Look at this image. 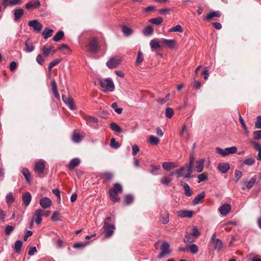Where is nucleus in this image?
Returning a JSON list of instances; mask_svg holds the SVG:
<instances>
[{"mask_svg": "<svg viewBox=\"0 0 261 261\" xmlns=\"http://www.w3.org/2000/svg\"><path fill=\"white\" fill-rule=\"evenodd\" d=\"M193 165H189L186 164L181 167L172 172L170 174V175L172 176L174 174H176L177 178H179L182 176L188 178H193Z\"/></svg>", "mask_w": 261, "mask_h": 261, "instance_id": "obj_1", "label": "nucleus"}, {"mask_svg": "<svg viewBox=\"0 0 261 261\" xmlns=\"http://www.w3.org/2000/svg\"><path fill=\"white\" fill-rule=\"evenodd\" d=\"M111 218L110 217H107L103 221V228L106 231L105 236L107 238L111 237L115 229V225L111 223Z\"/></svg>", "mask_w": 261, "mask_h": 261, "instance_id": "obj_2", "label": "nucleus"}, {"mask_svg": "<svg viewBox=\"0 0 261 261\" xmlns=\"http://www.w3.org/2000/svg\"><path fill=\"white\" fill-rule=\"evenodd\" d=\"M100 86L105 92H112L114 89V84L111 79L101 80Z\"/></svg>", "mask_w": 261, "mask_h": 261, "instance_id": "obj_3", "label": "nucleus"}, {"mask_svg": "<svg viewBox=\"0 0 261 261\" xmlns=\"http://www.w3.org/2000/svg\"><path fill=\"white\" fill-rule=\"evenodd\" d=\"M122 62V59L119 56L111 58L106 63V65L110 69L117 67Z\"/></svg>", "mask_w": 261, "mask_h": 261, "instance_id": "obj_4", "label": "nucleus"}, {"mask_svg": "<svg viewBox=\"0 0 261 261\" xmlns=\"http://www.w3.org/2000/svg\"><path fill=\"white\" fill-rule=\"evenodd\" d=\"M29 27L33 28L34 32L39 33L42 29V25L37 20H30L28 22Z\"/></svg>", "mask_w": 261, "mask_h": 261, "instance_id": "obj_5", "label": "nucleus"}, {"mask_svg": "<svg viewBox=\"0 0 261 261\" xmlns=\"http://www.w3.org/2000/svg\"><path fill=\"white\" fill-rule=\"evenodd\" d=\"M169 244L167 242H163L161 246V252L159 255L158 257L159 258H162L169 254Z\"/></svg>", "mask_w": 261, "mask_h": 261, "instance_id": "obj_6", "label": "nucleus"}, {"mask_svg": "<svg viewBox=\"0 0 261 261\" xmlns=\"http://www.w3.org/2000/svg\"><path fill=\"white\" fill-rule=\"evenodd\" d=\"M45 169L44 161H39L35 163L34 171L36 173L41 175L44 173Z\"/></svg>", "mask_w": 261, "mask_h": 261, "instance_id": "obj_7", "label": "nucleus"}, {"mask_svg": "<svg viewBox=\"0 0 261 261\" xmlns=\"http://www.w3.org/2000/svg\"><path fill=\"white\" fill-rule=\"evenodd\" d=\"M89 50L92 53H96L98 49V42L96 38H92L89 43Z\"/></svg>", "mask_w": 261, "mask_h": 261, "instance_id": "obj_8", "label": "nucleus"}, {"mask_svg": "<svg viewBox=\"0 0 261 261\" xmlns=\"http://www.w3.org/2000/svg\"><path fill=\"white\" fill-rule=\"evenodd\" d=\"M62 99L63 101L68 105L70 110H75L76 109L75 106L74 104L73 99L71 97H67L65 95H63Z\"/></svg>", "mask_w": 261, "mask_h": 261, "instance_id": "obj_9", "label": "nucleus"}, {"mask_svg": "<svg viewBox=\"0 0 261 261\" xmlns=\"http://www.w3.org/2000/svg\"><path fill=\"white\" fill-rule=\"evenodd\" d=\"M231 207L229 204H223L219 208V212L223 216H226L231 211Z\"/></svg>", "mask_w": 261, "mask_h": 261, "instance_id": "obj_10", "label": "nucleus"}, {"mask_svg": "<svg viewBox=\"0 0 261 261\" xmlns=\"http://www.w3.org/2000/svg\"><path fill=\"white\" fill-rule=\"evenodd\" d=\"M39 203L43 208L45 209L50 206L51 204V201L49 198L44 197L40 199Z\"/></svg>", "mask_w": 261, "mask_h": 261, "instance_id": "obj_11", "label": "nucleus"}, {"mask_svg": "<svg viewBox=\"0 0 261 261\" xmlns=\"http://www.w3.org/2000/svg\"><path fill=\"white\" fill-rule=\"evenodd\" d=\"M40 6V3L39 0H33L30 1L25 5V8L28 9H32L38 8Z\"/></svg>", "mask_w": 261, "mask_h": 261, "instance_id": "obj_12", "label": "nucleus"}, {"mask_svg": "<svg viewBox=\"0 0 261 261\" xmlns=\"http://www.w3.org/2000/svg\"><path fill=\"white\" fill-rule=\"evenodd\" d=\"M42 211L41 209H38L35 211L33 217V219H35V221L37 225H39L42 222Z\"/></svg>", "mask_w": 261, "mask_h": 261, "instance_id": "obj_13", "label": "nucleus"}, {"mask_svg": "<svg viewBox=\"0 0 261 261\" xmlns=\"http://www.w3.org/2000/svg\"><path fill=\"white\" fill-rule=\"evenodd\" d=\"M22 199L25 206H29L32 199L31 194L29 192H25L23 193L22 194Z\"/></svg>", "mask_w": 261, "mask_h": 261, "instance_id": "obj_14", "label": "nucleus"}, {"mask_svg": "<svg viewBox=\"0 0 261 261\" xmlns=\"http://www.w3.org/2000/svg\"><path fill=\"white\" fill-rule=\"evenodd\" d=\"M193 212L191 211H180L177 212V215L181 218H191L193 216Z\"/></svg>", "mask_w": 261, "mask_h": 261, "instance_id": "obj_15", "label": "nucleus"}, {"mask_svg": "<svg viewBox=\"0 0 261 261\" xmlns=\"http://www.w3.org/2000/svg\"><path fill=\"white\" fill-rule=\"evenodd\" d=\"M204 161V159H201L196 162L195 168L197 172L200 173L203 171Z\"/></svg>", "mask_w": 261, "mask_h": 261, "instance_id": "obj_16", "label": "nucleus"}, {"mask_svg": "<svg viewBox=\"0 0 261 261\" xmlns=\"http://www.w3.org/2000/svg\"><path fill=\"white\" fill-rule=\"evenodd\" d=\"M80 163V160L79 158L72 159L69 162L68 167L70 170H73L76 167L78 166Z\"/></svg>", "mask_w": 261, "mask_h": 261, "instance_id": "obj_17", "label": "nucleus"}, {"mask_svg": "<svg viewBox=\"0 0 261 261\" xmlns=\"http://www.w3.org/2000/svg\"><path fill=\"white\" fill-rule=\"evenodd\" d=\"M162 166L164 170H169L172 168L177 167L178 166V164L177 163L175 162H164Z\"/></svg>", "mask_w": 261, "mask_h": 261, "instance_id": "obj_18", "label": "nucleus"}, {"mask_svg": "<svg viewBox=\"0 0 261 261\" xmlns=\"http://www.w3.org/2000/svg\"><path fill=\"white\" fill-rule=\"evenodd\" d=\"M221 16V13L219 11H213L207 14L205 18V20L210 21L213 19V18L220 17Z\"/></svg>", "mask_w": 261, "mask_h": 261, "instance_id": "obj_19", "label": "nucleus"}, {"mask_svg": "<svg viewBox=\"0 0 261 261\" xmlns=\"http://www.w3.org/2000/svg\"><path fill=\"white\" fill-rule=\"evenodd\" d=\"M218 168L222 173H226L230 168L228 163H220L218 165Z\"/></svg>", "mask_w": 261, "mask_h": 261, "instance_id": "obj_20", "label": "nucleus"}, {"mask_svg": "<svg viewBox=\"0 0 261 261\" xmlns=\"http://www.w3.org/2000/svg\"><path fill=\"white\" fill-rule=\"evenodd\" d=\"M180 184L184 189L185 195L188 197L191 196L192 194V192L188 184L183 182L181 180L180 181Z\"/></svg>", "mask_w": 261, "mask_h": 261, "instance_id": "obj_21", "label": "nucleus"}, {"mask_svg": "<svg viewBox=\"0 0 261 261\" xmlns=\"http://www.w3.org/2000/svg\"><path fill=\"white\" fill-rule=\"evenodd\" d=\"M25 47L24 50L28 53L32 52L35 49V47L33 45L32 42L29 39L26 40L25 42Z\"/></svg>", "mask_w": 261, "mask_h": 261, "instance_id": "obj_22", "label": "nucleus"}, {"mask_svg": "<svg viewBox=\"0 0 261 261\" xmlns=\"http://www.w3.org/2000/svg\"><path fill=\"white\" fill-rule=\"evenodd\" d=\"M51 86L55 97L59 99L60 98V95L58 91L57 83L55 80H53L51 82Z\"/></svg>", "mask_w": 261, "mask_h": 261, "instance_id": "obj_23", "label": "nucleus"}, {"mask_svg": "<svg viewBox=\"0 0 261 261\" xmlns=\"http://www.w3.org/2000/svg\"><path fill=\"white\" fill-rule=\"evenodd\" d=\"M22 174L24 176L26 181L28 183L31 181V174L29 170L27 168H23L21 171Z\"/></svg>", "mask_w": 261, "mask_h": 261, "instance_id": "obj_24", "label": "nucleus"}, {"mask_svg": "<svg viewBox=\"0 0 261 261\" xmlns=\"http://www.w3.org/2000/svg\"><path fill=\"white\" fill-rule=\"evenodd\" d=\"M205 196L204 192H202L200 194L197 195L193 201V204L196 205L199 203L201 200L204 199Z\"/></svg>", "mask_w": 261, "mask_h": 261, "instance_id": "obj_25", "label": "nucleus"}, {"mask_svg": "<svg viewBox=\"0 0 261 261\" xmlns=\"http://www.w3.org/2000/svg\"><path fill=\"white\" fill-rule=\"evenodd\" d=\"M23 13L24 11L22 9L19 8L15 10L14 12V20L15 21L19 20L22 17Z\"/></svg>", "mask_w": 261, "mask_h": 261, "instance_id": "obj_26", "label": "nucleus"}, {"mask_svg": "<svg viewBox=\"0 0 261 261\" xmlns=\"http://www.w3.org/2000/svg\"><path fill=\"white\" fill-rule=\"evenodd\" d=\"M150 45L152 51L161 47L158 39H154L150 41Z\"/></svg>", "mask_w": 261, "mask_h": 261, "instance_id": "obj_27", "label": "nucleus"}, {"mask_svg": "<svg viewBox=\"0 0 261 261\" xmlns=\"http://www.w3.org/2000/svg\"><path fill=\"white\" fill-rule=\"evenodd\" d=\"M19 2L20 0H3L2 4L5 7H7L8 6L16 5Z\"/></svg>", "mask_w": 261, "mask_h": 261, "instance_id": "obj_28", "label": "nucleus"}, {"mask_svg": "<svg viewBox=\"0 0 261 261\" xmlns=\"http://www.w3.org/2000/svg\"><path fill=\"white\" fill-rule=\"evenodd\" d=\"M53 30L45 28L43 31L42 32V35L44 37V39H47L53 35Z\"/></svg>", "mask_w": 261, "mask_h": 261, "instance_id": "obj_29", "label": "nucleus"}, {"mask_svg": "<svg viewBox=\"0 0 261 261\" xmlns=\"http://www.w3.org/2000/svg\"><path fill=\"white\" fill-rule=\"evenodd\" d=\"M212 246V245H211ZM213 246H214V248L215 250H217L218 251H220L221 249L222 248L223 243L222 241L219 239H217L216 241L213 243Z\"/></svg>", "mask_w": 261, "mask_h": 261, "instance_id": "obj_30", "label": "nucleus"}, {"mask_svg": "<svg viewBox=\"0 0 261 261\" xmlns=\"http://www.w3.org/2000/svg\"><path fill=\"white\" fill-rule=\"evenodd\" d=\"M195 237L191 236V233L186 234L184 238V241L186 244L193 243L195 242Z\"/></svg>", "mask_w": 261, "mask_h": 261, "instance_id": "obj_31", "label": "nucleus"}, {"mask_svg": "<svg viewBox=\"0 0 261 261\" xmlns=\"http://www.w3.org/2000/svg\"><path fill=\"white\" fill-rule=\"evenodd\" d=\"M160 141V139L154 136H150L148 138V142L153 145H157Z\"/></svg>", "mask_w": 261, "mask_h": 261, "instance_id": "obj_32", "label": "nucleus"}, {"mask_svg": "<svg viewBox=\"0 0 261 261\" xmlns=\"http://www.w3.org/2000/svg\"><path fill=\"white\" fill-rule=\"evenodd\" d=\"M113 177V174L109 172H104L101 174V178L107 181H110L112 179Z\"/></svg>", "mask_w": 261, "mask_h": 261, "instance_id": "obj_33", "label": "nucleus"}, {"mask_svg": "<svg viewBox=\"0 0 261 261\" xmlns=\"http://www.w3.org/2000/svg\"><path fill=\"white\" fill-rule=\"evenodd\" d=\"M22 246V242L20 240L17 241L14 245V249L15 251L17 253H20L21 249Z\"/></svg>", "mask_w": 261, "mask_h": 261, "instance_id": "obj_34", "label": "nucleus"}, {"mask_svg": "<svg viewBox=\"0 0 261 261\" xmlns=\"http://www.w3.org/2000/svg\"><path fill=\"white\" fill-rule=\"evenodd\" d=\"M149 21L153 24L160 25L163 22V18L161 17H158L150 19Z\"/></svg>", "mask_w": 261, "mask_h": 261, "instance_id": "obj_35", "label": "nucleus"}, {"mask_svg": "<svg viewBox=\"0 0 261 261\" xmlns=\"http://www.w3.org/2000/svg\"><path fill=\"white\" fill-rule=\"evenodd\" d=\"M225 155L227 156L230 154H233L237 151V148L236 146H232L230 147H228L225 149Z\"/></svg>", "mask_w": 261, "mask_h": 261, "instance_id": "obj_36", "label": "nucleus"}, {"mask_svg": "<svg viewBox=\"0 0 261 261\" xmlns=\"http://www.w3.org/2000/svg\"><path fill=\"white\" fill-rule=\"evenodd\" d=\"M163 43L166 45L170 48H173L175 46V41L173 40H168L166 39H164L163 40Z\"/></svg>", "mask_w": 261, "mask_h": 261, "instance_id": "obj_37", "label": "nucleus"}, {"mask_svg": "<svg viewBox=\"0 0 261 261\" xmlns=\"http://www.w3.org/2000/svg\"><path fill=\"white\" fill-rule=\"evenodd\" d=\"M110 197L113 202H116L119 200L120 198L117 195V193L113 191L109 190Z\"/></svg>", "mask_w": 261, "mask_h": 261, "instance_id": "obj_38", "label": "nucleus"}, {"mask_svg": "<svg viewBox=\"0 0 261 261\" xmlns=\"http://www.w3.org/2000/svg\"><path fill=\"white\" fill-rule=\"evenodd\" d=\"M14 201V198L12 192L9 193L6 196V201L8 205L11 204Z\"/></svg>", "mask_w": 261, "mask_h": 261, "instance_id": "obj_39", "label": "nucleus"}, {"mask_svg": "<svg viewBox=\"0 0 261 261\" xmlns=\"http://www.w3.org/2000/svg\"><path fill=\"white\" fill-rule=\"evenodd\" d=\"M169 32H179L182 33L183 32V29L181 25L177 24L175 26L170 28L169 30Z\"/></svg>", "mask_w": 261, "mask_h": 261, "instance_id": "obj_40", "label": "nucleus"}, {"mask_svg": "<svg viewBox=\"0 0 261 261\" xmlns=\"http://www.w3.org/2000/svg\"><path fill=\"white\" fill-rule=\"evenodd\" d=\"M64 35V32L60 31L54 36L53 39L55 42H58L63 37Z\"/></svg>", "mask_w": 261, "mask_h": 261, "instance_id": "obj_41", "label": "nucleus"}, {"mask_svg": "<svg viewBox=\"0 0 261 261\" xmlns=\"http://www.w3.org/2000/svg\"><path fill=\"white\" fill-rule=\"evenodd\" d=\"M110 128L112 130L117 133H121L122 132L121 127L115 122L111 123Z\"/></svg>", "mask_w": 261, "mask_h": 261, "instance_id": "obj_42", "label": "nucleus"}, {"mask_svg": "<svg viewBox=\"0 0 261 261\" xmlns=\"http://www.w3.org/2000/svg\"><path fill=\"white\" fill-rule=\"evenodd\" d=\"M62 59H56L54 60H53V61H51L49 65H48V70L49 71H51L52 68L56 66L57 65H58L61 61Z\"/></svg>", "mask_w": 261, "mask_h": 261, "instance_id": "obj_43", "label": "nucleus"}, {"mask_svg": "<svg viewBox=\"0 0 261 261\" xmlns=\"http://www.w3.org/2000/svg\"><path fill=\"white\" fill-rule=\"evenodd\" d=\"M122 31L124 35L126 36H130L133 33L132 29L126 26H123L122 28Z\"/></svg>", "mask_w": 261, "mask_h": 261, "instance_id": "obj_44", "label": "nucleus"}, {"mask_svg": "<svg viewBox=\"0 0 261 261\" xmlns=\"http://www.w3.org/2000/svg\"><path fill=\"white\" fill-rule=\"evenodd\" d=\"M110 191H113L116 193H121L122 191V186L119 183H116L114 185L113 188L110 190Z\"/></svg>", "mask_w": 261, "mask_h": 261, "instance_id": "obj_45", "label": "nucleus"}, {"mask_svg": "<svg viewBox=\"0 0 261 261\" xmlns=\"http://www.w3.org/2000/svg\"><path fill=\"white\" fill-rule=\"evenodd\" d=\"M134 196L131 194L126 195L124 197V203L126 205H129L133 202Z\"/></svg>", "mask_w": 261, "mask_h": 261, "instance_id": "obj_46", "label": "nucleus"}, {"mask_svg": "<svg viewBox=\"0 0 261 261\" xmlns=\"http://www.w3.org/2000/svg\"><path fill=\"white\" fill-rule=\"evenodd\" d=\"M144 60V57L143 54L139 51L138 53L136 61V64L137 65H139L141 63H142Z\"/></svg>", "mask_w": 261, "mask_h": 261, "instance_id": "obj_47", "label": "nucleus"}, {"mask_svg": "<svg viewBox=\"0 0 261 261\" xmlns=\"http://www.w3.org/2000/svg\"><path fill=\"white\" fill-rule=\"evenodd\" d=\"M174 114L173 110L170 107L166 108L165 110V116L169 118H171Z\"/></svg>", "mask_w": 261, "mask_h": 261, "instance_id": "obj_48", "label": "nucleus"}, {"mask_svg": "<svg viewBox=\"0 0 261 261\" xmlns=\"http://www.w3.org/2000/svg\"><path fill=\"white\" fill-rule=\"evenodd\" d=\"M110 146L113 148L117 149L120 147V145L118 142L116 141L115 138H112L110 140Z\"/></svg>", "mask_w": 261, "mask_h": 261, "instance_id": "obj_49", "label": "nucleus"}, {"mask_svg": "<svg viewBox=\"0 0 261 261\" xmlns=\"http://www.w3.org/2000/svg\"><path fill=\"white\" fill-rule=\"evenodd\" d=\"M169 214L167 211H166L165 212V215L161 216V221L163 224H166L169 222Z\"/></svg>", "mask_w": 261, "mask_h": 261, "instance_id": "obj_50", "label": "nucleus"}, {"mask_svg": "<svg viewBox=\"0 0 261 261\" xmlns=\"http://www.w3.org/2000/svg\"><path fill=\"white\" fill-rule=\"evenodd\" d=\"M82 140V137L77 133H74L72 136V141L75 143H80Z\"/></svg>", "mask_w": 261, "mask_h": 261, "instance_id": "obj_51", "label": "nucleus"}, {"mask_svg": "<svg viewBox=\"0 0 261 261\" xmlns=\"http://www.w3.org/2000/svg\"><path fill=\"white\" fill-rule=\"evenodd\" d=\"M255 181H256V180L254 177L251 178L249 181H247L245 182V185L246 186V188L248 189H251L252 187V186H253V185L255 184Z\"/></svg>", "mask_w": 261, "mask_h": 261, "instance_id": "obj_52", "label": "nucleus"}, {"mask_svg": "<svg viewBox=\"0 0 261 261\" xmlns=\"http://www.w3.org/2000/svg\"><path fill=\"white\" fill-rule=\"evenodd\" d=\"M172 180V179L171 178L167 176H164L161 179V182L163 185H168L171 182Z\"/></svg>", "mask_w": 261, "mask_h": 261, "instance_id": "obj_53", "label": "nucleus"}, {"mask_svg": "<svg viewBox=\"0 0 261 261\" xmlns=\"http://www.w3.org/2000/svg\"><path fill=\"white\" fill-rule=\"evenodd\" d=\"M191 233V236H192L194 237H195V239H196V238L198 237H199L200 234V231L198 230L197 228L195 226L193 227V228L192 229V232Z\"/></svg>", "mask_w": 261, "mask_h": 261, "instance_id": "obj_54", "label": "nucleus"}, {"mask_svg": "<svg viewBox=\"0 0 261 261\" xmlns=\"http://www.w3.org/2000/svg\"><path fill=\"white\" fill-rule=\"evenodd\" d=\"M153 29L150 25L146 27L144 30V34L145 35H149L153 33Z\"/></svg>", "mask_w": 261, "mask_h": 261, "instance_id": "obj_55", "label": "nucleus"}, {"mask_svg": "<svg viewBox=\"0 0 261 261\" xmlns=\"http://www.w3.org/2000/svg\"><path fill=\"white\" fill-rule=\"evenodd\" d=\"M111 107L114 109V111L118 114H120L122 112V108H118L117 103L116 102L112 103Z\"/></svg>", "mask_w": 261, "mask_h": 261, "instance_id": "obj_56", "label": "nucleus"}, {"mask_svg": "<svg viewBox=\"0 0 261 261\" xmlns=\"http://www.w3.org/2000/svg\"><path fill=\"white\" fill-rule=\"evenodd\" d=\"M189 250L192 254H196L198 251V248L196 245L193 244L189 246Z\"/></svg>", "mask_w": 261, "mask_h": 261, "instance_id": "obj_57", "label": "nucleus"}, {"mask_svg": "<svg viewBox=\"0 0 261 261\" xmlns=\"http://www.w3.org/2000/svg\"><path fill=\"white\" fill-rule=\"evenodd\" d=\"M255 161V159L252 157L248 158L244 161V164L250 166L253 165Z\"/></svg>", "mask_w": 261, "mask_h": 261, "instance_id": "obj_58", "label": "nucleus"}, {"mask_svg": "<svg viewBox=\"0 0 261 261\" xmlns=\"http://www.w3.org/2000/svg\"><path fill=\"white\" fill-rule=\"evenodd\" d=\"M151 167H152V169L150 171V173L154 175H157L158 173H157L156 171L160 169V168H161L160 166L152 165Z\"/></svg>", "mask_w": 261, "mask_h": 261, "instance_id": "obj_59", "label": "nucleus"}, {"mask_svg": "<svg viewBox=\"0 0 261 261\" xmlns=\"http://www.w3.org/2000/svg\"><path fill=\"white\" fill-rule=\"evenodd\" d=\"M253 136L254 139L255 140H258L261 139V130L254 132Z\"/></svg>", "mask_w": 261, "mask_h": 261, "instance_id": "obj_60", "label": "nucleus"}, {"mask_svg": "<svg viewBox=\"0 0 261 261\" xmlns=\"http://www.w3.org/2000/svg\"><path fill=\"white\" fill-rule=\"evenodd\" d=\"M242 173L241 171L239 170H236L234 173V180L236 182H237L242 177Z\"/></svg>", "mask_w": 261, "mask_h": 261, "instance_id": "obj_61", "label": "nucleus"}, {"mask_svg": "<svg viewBox=\"0 0 261 261\" xmlns=\"http://www.w3.org/2000/svg\"><path fill=\"white\" fill-rule=\"evenodd\" d=\"M255 127L261 129V115L258 116L255 122Z\"/></svg>", "mask_w": 261, "mask_h": 261, "instance_id": "obj_62", "label": "nucleus"}, {"mask_svg": "<svg viewBox=\"0 0 261 261\" xmlns=\"http://www.w3.org/2000/svg\"><path fill=\"white\" fill-rule=\"evenodd\" d=\"M14 227L11 225H8L6 226L5 229V233L6 235H9L11 232L13 230Z\"/></svg>", "mask_w": 261, "mask_h": 261, "instance_id": "obj_63", "label": "nucleus"}, {"mask_svg": "<svg viewBox=\"0 0 261 261\" xmlns=\"http://www.w3.org/2000/svg\"><path fill=\"white\" fill-rule=\"evenodd\" d=\"M36 62L40 65H43L44 62V59L41 55H39L36 57Z\"/></svg>", "mask_w": 261, "mask_h": 261, "instance_id": "obj_64", "label": "nucleus"}]
</instances>
